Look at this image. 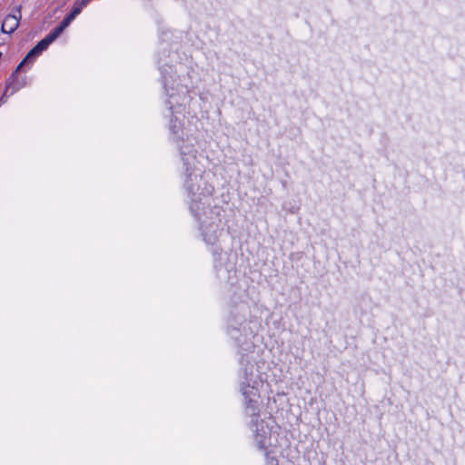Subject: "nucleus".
I'll list each match as a JSON object with an SVG mask.
<instances>
[{
    "mask_svg": "<svg viewBox=\"0 0 465 465\" xmlns=\"http://www.w3.org/2000/svg\"><path fill=\"white\" fill-rule=\"evenodd\" d=\"M22 18V6L18 5L12 10V13L7 15L2 23L1 31L4 34L11 35L19 26Z\"/></svg>",
    "mask_w": 465,
    "mask_h": 465,
    "instance_id": "nucleus-1",
    "label": "nucleus"
},
{
    "mask_svg": "<svg viewBox=\"0 0 465 465\" xmlns=\"http://www.w3.org/2000/svg\"><path fill=\"white\" fill-rule=\"evenodd\" d=\"M57 38V36L51 31L45 38L37 43V45L30 50L26 56L22 60V64H25L31 60L32 57L37 56Z\"/></svg>",
    "mask_w": 465,
    "mask_h": 465,
    "instance_id": "nucleus-2",
    "label": "nucleus"
},
{
    "mask_svg": "<svg viewBox=\"0 0 465 465\" xmlns=\"http://www.w3.org/2000/svg\"><path fill=\"white\" fill-rule=\"evenodd\" d=\"M25 64H22V61H21L20 64H18V66L16 67V69L11 74V75L9 76V78L7 79V81L5 83V90L8 91V89L11 88L13 90V92H15L21 87V85L17 82V77H18V72L21 70V68Z\"/></svg>",
    "mask_w": 465,
    "mask_h": 465,
    "instance_id": "nucleus-3",
    "label": "nucleus"
},
{
    "mask_svg": "<svg viewBox=\"0 0 465 465\" xmlns=\"http://www.w3.org/2000/svg\"><path fill=\"white\" fill-rule=\"evenodd\" d=\"M87 5L88 3L86 0H76L73 5L71 13L76 16L82 12L83 8L85 7Z\"/></svg>",
    "mask_w": 465,
    "mask_h": 465,
    "instance_id": "nucleus-4",
    "label": "nucleus"
},
{
    "mask_svg": "<svg viewBox=\"0 0 465 465\" xmlns=\"http://www.w3.org/2000/svg\"><path fill=\"white\" fill-rule=\"evenodd\" d=\"M71 22L64 17L60 25L52 30L53 34H54L57 37L64 32V30L70 25Z\"/></svg>",
    "mask_w": 465,
    "mask_h": 465,
    "instance_id": "nucleus-5",
    "label": "nucleus"
},
{
    "mask_svg": "<svg viewBox=\"0 0 465 465\" xmlns=\"http://www.w3.org/2000/svg\"><path fill=\"white\" fill-rule=\"evenodd\" d=\"M6 93L7 90H5L2 97H0V106L6 102Z\"/></svg>",
    "mask_w": 465,
    "mask_h": 465,
    "instance_id": "nucleus-6",
    "label": "nucleus"
},
{
    "mask_svg": "<svg viewBox=\"0 0 465 465\" xmlns=\"http://www.w3.org/2000/svg\"><path fill=\"white\" fill-rule=\"evenodd\" d=\"M65 17L69 20V22H72L75 18V15L70 12Z\"/></svg>",
    "mask_w": 465,
    "mask_h": 465,
    "instance_id": "nucleus-7",
    "label": "nucleus"
},
{
    "mask_svg": "<svg viewBox=\"0 0 465 465\" xmlns=\"http://www.w3.org/2000/svg\"><path fill=\"white\" fill-rule=\"evenodd\" d=\"M2 56H3V54H2V52H0V59L2 58Z\"/></svg>",
    "mask_w": 465,
    "mask_h": 465,
    "instance_id": "nucleus-8",
    "label": "nucleus"
}]
</instances>
